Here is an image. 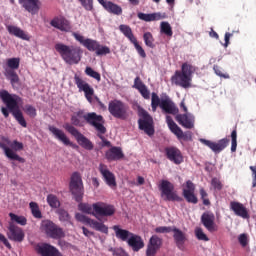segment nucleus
Wrapping results in <instances>:
<instances>
[{"label": "nucleus", "instance_id": "338daca9", "mask_svg": "<svg viewBox=\"0 0 256 256\" xmlns=\"http://www.w3.org/2000/svg\"><path fill=\"white\" fill-rule=\"evenodd\" d=\"M82 231L85 237H91V235H93V232L89 231V229H87L85 226L82 227Z\"/></svg>", "mask_w": 256, "mask_h": 256}, {"label": "nucleus", "instance_id": "dca6fc26", "mask_svg": "<svg viewBox=\"0 0 256 256\" xmlns=\"http://www.w3.org/2000/svg\"><path fill=\"white\" fill-rule=\"evenodd\" d=\"M85 121L88 125H91L98 131L100 135H105L107 133V128H105V119L101 115H98L95 112H90L85 115Z\"/></svg>", "mask_w": 256, "mask_h": 256}, {"label": "nucleus", "instance_id": "412c9836", "mask_svg": "<svg viewBox=\"0 0 256 256\" xmlns=\"http://www.w3.org/2000/svg\"><path fill=\"white\" fill-rule=\"evenodd\" d=\"M48 129L50 133H52V135L55 137V139L63 143V145H66V147H72V149H77L79 147L77 144L71 142L63 130L55 126H49Z\"/></svg>", "mask_w": 256, "mask_h": 256}, {"label": "nucleus", "instance_id": "a19ab883", "mask_svg": "<svg viewBox=\"0 0 256 256\" xmlns=\"http://www.w3.org/2000/svg\"><path fill=\"white\" fill-rule=\"evenodd\" d=\"M143 40L146 47H149L150 49H155V38H153V34H151V32H145L143 34Z\"/></svg>", "mask_w": 256, "mask_h": 256}, {"label": "nucleus", "instance_id": "f257e3e1", "mask_svg": "<svg viewBox=\"0 0 256 256\" xmlns=\"http://www.w3.org/2000/svg\"><path fill=\"white\" fill-rule=\"evenodd\" d=\"M78 209L86 215H93L99 220V217H113L115 215V206L105 202H96L92 205L81 202Z\"/></svg>", "mask_w": 256, "mask_h": 256}, {"label": "nucleus", "instance_id": "4c0bfd02", "mask_svg": "<svg viewBox=\"0 0 256 256\" xmlns=\"http://www.w3.org/2000/svg\"><path fill=\"white\" fill-rule=\"evenodd\" d=\"M137 17L138 19H140L141 21H145L146 23H151V21H161V19H163V16L160 12H154L151 14L139 12L137 14Z\"/></svg>", "mask_w": 256, "mask_h": 256}, {"label": "nucleus", "instance_id": "a211bd4d", "mask_svg": "<svg viewBox=\"0 0 256 256\" xmlns=\"http://www.w3.org/2000/svg\"><path fill=\"white\" fill-rule=\"evenodd\" d=\"M7 237L15 243H23L25 241V231H23V228L15 225V223L9 222Z\"/></svg>", "mask_w": 256, "mask_h": 256}, {"label": "nucleus", "instance_id": "423d86ee", "mask_svg": "<svg viewBox=\"0 0 256 256\" xmlns=\"http://www.w3.org/2000/svg\"><path fill=\"white\" fill-rule=\"evenodd\" d=\"M73 37L88 51L95 53L97 57H103L104 55H109V53H111V48H109V46L101 45L97 40L91 38L85 39V37L79 33H73Z\"/></svg>", "mask_w": 256, "mask_h": 256}, {"label": "nucleus", "instance_id": "e2e57ef3", "mask_svg": "<svg viewBox=\"0 0 256 256\" xmlns=\"http://www.w3.org/2000/svg\"><path fill=\"white\" fill-rule=\"evenodd\" d=\"M250 170L252 171V187L255 188L256 187V166H250Z\"/></svg>", "mask_w": 256, "mask_h": 256}, {"label": "nucleus", "instance_id": "4468645a", "mask_svg": "<svg viewBox=\"0 0 256 256\" xmlns=\"http://www.w3.org/2000/svg\"><path fill=\"white\" fill-rule=\"evenodd\" d=\"M63 128L65 129V131L70 133V135L75 137L77 143H79V145L83 147V149H86L87 151H93V142H91V140H89L87 137H85V135L79 132V130H77L75 126L69 123H65L63 125Z\"/></svg>", "mask_w": 256, "mask_h": 256}, {"label": "nucleus", "instance_id": "c85d7f7f", "mask_svg": "<svg viewBox=\"0 0 256 256\" xmlns=\"http://www.w3.org/2000/svg\"><path fill=\"white\" fill-rule=\"evenodd\" d=\"M230 211H233L234 215L241 217L242 219H249V211L247 207L241 202L231 201L230 202Z\"/></svg>", "mask_w": 256, "mask_h": 256}, {"label": "nucleus", "instance_id": "f704fd0d", "mask_svg": "<svg viewBox=\"0 0 256 256\" xmlns=\"http://www.w3.org/2000/svg\"><path fill=\"white\" fill-rule=\"evenodd\" d=\"M133 88L137 89V91H139V93L143 97V99L151 98V92L149 91V89H147V86L145 85V83H143V81L141 80V77L137 76L134 79Z\"/></svg>", "mask_w": 256, "mask_h": 256}, {"label": "nucleus", "instance_id": "7c9ffc66", "mask_svg": "<svg viewBox=\"0 0 256 256\" xmlns=\"http://www.w3.org/2000/svg\"><path fill=\"white\" fill-rule=\"evenodd\" d=\"M50 25L55 29H59V31H65L66 33L71 31V22L65 17H55L50 21Z\"/></svg>", "mask_w": 256, "mask_h": 256}, {"label": "nucleus", "instance_id": "f3484780", "mask_svg": "<svg viewBox=\"0 0 256 256\" xmlns=\"http://www.w3.org/2000/svg\"><path fill=\"white\" fill-rule=\"evenodd\" d=\"M119 30L121 31V33H123L124 36H126V38L130 41V43L134 44V47L138 55H140L142 59H145V57H147V53H145V50L143 49V47L139 45L137 38L133 34V30H131V27L125 24H122L119 26Z\"/></svg>", "mask_w": 256, "mask_h": 256}, {"label": "nucleus", "instance_id": "5fc2aeb1", "mask_svg": "<svg viewBox=\"0 0 256 256\" xmlns=\"http://www.w3.org/2000/svg\"><path fill=\"white\" fill-rule=\"evenodd\" d=\"M211 187H213L214 191H221L223 189V183L219 178L214 177L211 180Z\"/></svg>", "mask_w": 256, "mask_h": 256}, {"label": "nucleus", "instance_id": "37998d69", "mask_svg": "<svg viewBox=\"0 0 256 256\" xmlns=\"http://www.w3.org/2000/svg\"><path fill=\"white\" fill-rule=\"evenodd\" d=\"M57 214L59 216V221L73 225V222H71V215H69V212H67L65 209H59Z\"/></svg>", "mask_w": 256, "mask_h": 256}, {"label": "nucleus", "instance_id": "9b49d317", "mask_svg": "<svg viewBox=\"0 0 256 256\" xmlns=\"http://www.w3.org/2000/svg\"><path fill=\"white\" fill-rule=\"evenodd\" d=\"M40 230L45 233L50 239H63L65 232L63 228L59 227L51 220H42Z\"/></svg>", "mask_w": 256, "mask_h": 256}, {"label": "nucleus", "instance_id": "2f4dec72", "mask_svg": "<svg viewBox=\"0 0 256 256\" xmlns=\"http://www.w3.org/2000/svg\"><path fill=\"white\" fill-rule=\"evenodd\" d=\"M19 3H20V5H22V7L24 9H26V11H28V13H31V15H37V13H39L41 1H39V0H19Z\"/></svg>", "mask_w": 256, "mask_h": 256}, {"label": "nucleus", "instance_id": "ddd939ff", "mask_svg": "<svg viewBox=\"0 0 256 256\" xmlns=\"http://www.w3.org/2000/svg\"><path fill=\"white\" fill-rule=\"evenodd\" d=\"M11 148L7 144L0 142V149H3L4 155L10 159V161H18V163H25V158L19 156L15 151H23V143L14 140L11 144Z\"/></svg>", "mask_w": 256, "mask_h": 256}, {"label": "nucleus", "instance_id": "39448f33", "mask_svg": "<svg viewBox=\"0 0 256 256\" xmlns=\"http://www.w3.org/2000/svg\"><path fill=\"white\" fill-rule=\"evenodd\" d=\"M0 98L2 99L3 103H5L7 109L12 113L14 119H16L17 123L21 125V127H27V121L23 116V112L19 109V99L17 96L12 97L11 94L7 90L0 91Z\"/></svg>", "mask_w": 256, "mask_h": 256}, {"label": "nucleus", "instance_id": "0e129e2a", "mask_svg": "<svg viewBox=\"0 0 256 256\" xmlns=\"http://www.w3.org/2000/svg\"><path fill=\"white\" fill-rule=\"evenodd\" d=\"M231 37H233L232 33H229V32L225 33V37H224L225 44H224V47H229V41H230Z\"/></svg>", "mask_w": 256, "mask_h": 256}, {"label": "nucleus", "instance_id": "f8f14e48", "mask_svg": "<svg viewBox=\"0 0 256 256\" xmlns=\"http://www.w3.org/2000/svg\"><path fill=\"white\" fill-rule=\"evenodd\" d=\"M159 191L161 192V197L164 198V201H177L181 203L183 198L177 195L175 191V185L168 180H162L158 186Z\"/></svg>", "mask_w": 256, "mask_h": 256}, {"label": "nucleus", "instance_id": "0eeeda50", "mask_svg": "<svg viewBox=\"0 0 256 256\" xmlns=\"http://www.w3.org/2000/svg\"><path fill=\"white\" fill-rule=\"evenodd\" d=\"M69 189L74 196L75 201H77V203H81V201H83L85 189L83 187V178L81 177V174L79 172L72 173Z\"/></svg>", "mask_w": 256, "mask_h": 256}, {"label": "nucleus", "instance_id": "1a4fd4ad", "mask_svg": "<svg viewBox=\"0 0 256 256\" xmlns=\"http://www.w3.org/2000/svg\"><path fill=\"white\" fill-rule=\"evenodd\" d=\"M138 116L140 117L138 120L139 129L144 131L146 135L152 137L155 135V127L153 126V117L147 112V110L143 108H138Z\"/></svg>", "mask_w": 256, "mask_h": 256}, {"label": "nucleus", "instance_id": "6e6d98bb", "mask_svg": "<svg viewBox=\"0 0 256 256\" xmlns=\"http://www.w3.org/2000/svg\"><path fill=\"white\" fill-rule=\"evenodd\" d=\"M195 235L199 241H209V237H207V234L203 232L202 228H196Z\"/></svg>", "mask_w": 256, "mask_h": 256}, {"label": "nucleus", "instance_id": "de8ad7c7", "mask_svg": "<svg viewBox=\"0 0 256 256\" xmlns=\"http://www.w3.org/2000/svg\"><path fill=\"white\" fill-rule=\"evenodd\" d=\"M9 217L11 221H14L18 225H22V226L27 225V218H25L24 216H19L17 214L9 213Z\"/></svg>", "mask_w": 256, "mask_h": 256}, {"label": "nucleus", "instance_id": "bf43d9fd", "mask_svg": "<svg viewBox=\"0 0 256 256\" xmlns=\"http://www.w3.org/2000/svg\"><path fill=\"white\" fill-rule=\"evenodd\" d=\"M213 69L218 77H223V79H229V74L223 73V71H221V67H219L218 65H214Z\"/></svg>", "mask_w": 256, "mask_h": 256}, {"label": "nucleus", "instance_id": "864d4df0", "mask_svg": "<svg viewBox=\"0 0 256 256\" xmlns=\"http://www.w3.org/2000/svg\"><path fill=\"white\" fill-rule=\"evenodd\" d=\"M231 151L232 153L237 151V129H234L231 133Z\"/></svg>", "mask_w": 256, "mask_h": 256}, {"label": "nucleus", "instance_id": "69168bd1", "mask_svg": "<svg viewBox=\"0 0 256 256\" xmlns=\"http://www.w3.org/2000/svg\"><path fill=\"white\" fill-rule=\"evenodd\" d=\"M98 137L102 139L104 147H111V142L105 139V137H103V134L98 133Z\"/></svg>", "mask_w": 256, "mask_h": 256}, {"label": "nucleus", "instance_id": "a878e982", "mask_svg": "<svg viewBox=\"0 0 256 256\" xmlns=\"http://www.w3.org/2000/svg\"><path fill=\"white\" fill-rule=\"evenodd\" d=\"M163 247V238L152 235L149 239L146 249V256H156L157 251Z\"/></svg>", "mask_w": 256, "mask_h": 256}, {"label": "nucleus", "instance_id": "052dcab7", "mask_svg": "<svg viewBox=\"0 0 256 256\" xmlns=\"http://www.w3.org/2000/svg\"><path fill=\"white\" fill-rule=\"evenodd\" d=\"M0 242L3 243V245H5L7 249H12L11 243H9L7 237H5V235H3L2 233H0Z\"/></svg>", "mask_w": 256, "mask_h": 256}, {"label": "nucleus", "instance_id": "6ab92c4d", "mask_svg": "<svg viewBox=\"0 0 256 256\" xmlns=\"http://www.w3.org/2000/svg\"><path fill=\"white\" fill-rule=\"evenodd\" d=\"M74 82L77 88L79 89V91L84 92V95L87 101L89 103H93V95H95V90L93 89V87H91L89 83L82 80L81 77H79V75L77 74L74 76Z\"/></svg>", "mask_w": 256, "mask_h": 256}, {"label": "nucleus", "instance_id": "3c124183", "mask_svg": "<svg viewBox=\"0 0 256 256\" xmlns=\"http://www.w3.org/2000/svg\"><path fill=\"white\" fill-rule=\"evenodd\" d=\"M200 193V199L202 200L203 205L206 207H209L211 205V200H209V194L205 190V188H200L199 190Z\"/></svg>", "mask_w": 256, "mask_h": 256}, {"label": "nucleus", "instance_id": "9d476101", "mask_svg": "<svg viewBox=\"0 0 256 256\" xmlns=\"http://www.w3.org/2000/svg\"><path fill=\"white\" fill-rule=\"evenodd\" d=\"M155 233H174L173 239L176 243L178 249H183V245H185V241H187V236L185 232L181 231V229L175 226H159L154 229Z\"/></svg>", "mask_w": 256, "mask_h": 256}, {"label": "nucleus", "instance_id": "e433bc0d", "mask_svg": "<svg viewBox=\"0 0 256 256\" xmlns=\"http://www.w3.org/2000/svg\"><path fill=\"white\" fill-rule=\"evenodd\" d=\"M176 121L185 129H193L195 127V120L187 114H178L176 116Z\"/></svg>", "mask_w": 256, "mask_h": 256}, {"label": "nucleus", "instance_id": "774afa93", "mask_svg": "<svg viewBox=\"0 0 256 256\" xmlns=\"http://www.w3.org/2000/svg\"><path fill=\"white\" fill-rule=\"evenodd\" d=\"M1 113L4 115L5 119L9 117V110L6 107L1 108Z\"/></svg>", "mask_w": 256, "mask_h": 256}, {"label": "nucleus", "instance_id": "79ce46f5", "mask_svg": "<svg viewBox=\"0 0 256 256\" xmlns=\"http://www.w3.org/2000/svg\"><path fill=\"white\" fill-rule=\"evenodd\" d=\"M29 207L31 209V213L35 219H42L43 214L41 213V210L39 209V204L37 202H30Z\"/></svg>", "mask_w": 256, "mask_h": 256}, {"label": "nucleus", "instance_id": "393cba45", "mask_svg": "<svg viewBox=\"0 0 256 256\" xmlns=\"http://www.w3.org/2000/svg\"><path fill=\"white\" fill-rule=\"evenodd\" d=\"M35 251L40 256H63L55 246L48 243L37 244Z\"/></svg>", "mask_w": 256, "mask_h": 256}, {"label": "nucleus", "instance_id": "72a5a7b5", "mask_svg": "<svg viewBox=\"0 0 256 256\" xmlns=\"http://www.w3.org/2000/svg\"><path fill=\"white\" fill-rule=\"evenodd\" d=\"M105 157L107 161H121L125 154H123L121 147L113 146L106 152Z\"/></svg>", "mask_w": 256, "mask_h": 256}, {"label": "nucleus", "instance_id": "5701e85b", "mask_svg": "<svg viewBox=\"0 0 256 256\" xmlns=\"http://www.w3.org/2000/svg\"><path fill=\"white\" fill-rule=\"evenodd\" d=\"M200 143H202V145H205L206 147H209V149H211L213 153H221V151H224L225 148L229 145V139L223 138L220 139L218 142H213L211 140L201 138Z\"/></svg>", "mask_w": 256, "mask_h": 256}, {"label": "nucleus", "instance_id": "7ed1b4c3", "mask_svg": "<svg viewBox=\"0 0 256 256\" xmlns=\"http://www.w3.org/2000/svg\"><path fill=\"white\" fill-rule=\"evenodd\" d=\"M197 69L190 63H183L181 70H176L174 75L171 77V81L177 87H182V89H190L191 83L193 81V73Z\"/></svg>", "mask_w": 256, "mask_h": 256}, {"label": "nucleus", "instance_id": "b1692460", "mask_svg": "<svg viewBox=\"0 0 256 256\" xmlns=\"http://www.w3.org/2000/svg\"><path fill=\"white\" fill-rule=\"evenodd\" d=\"M98 170L102 175L106 185L111 189H115L117 187V179L115 178V174L107 168V165L101 163L99 164Z\"/></svg>", "mask_w": 256, "mask_h": 256}, {"label": "nucleus", "instance_id": "4d7b16f0", "mask_svg": "<svg viewBox=\"0 0 256 256\" xmlns=\"http://www.w3.org/2000/svg\"><path fill=\"white\" fill-rule=\"evenodd\" d=\"M86 11H93V0H78Z\"/></svg>", "mask_w": 256, "mask_h": 256}, {"label": "nucleus", "instance_id": "09e8293b", "mask_svg": "<svg viewBox=\"0 0 256 256\" xmlns=\"http://www.w3.org/2000/svg\"><path fill=\"white\" fill-rule=\"evenodd\" d=\"M151 107L154 113L157 111V107H161V98H159V95H157L155 92L152 93Z\"/></svg>", "mask_w": 256, "mask_h": 256}, {"label": "nucleus", "instance_id": "13d9d810", "mask_svg": "<svg viewBox=\"0 0 256 256\" xmlns=\"http://www.w3.org/2000/svg\"><path fill=\"white\" fill-rule=\"evenodd\" d=\"M238 241L242 247H247V244L249 243V238L247 237V234L243 233L239 235Z\"/></svg>", "mask_w": 256, "mask_h": 256}, {"label": "nucleus", "instance_id": "a18cd8bd", "mask_svg": "<svg viewBox=\"0 0 256 256\" xmlns=\"http://www.w3.org/2000/svg\"><path fill=\"white\" fill-rule=\"evenodd\" d=\"M5 77L10 79L11 85H15V83H19V75L15 70H5Z\"/></svg>", "mask_w": 256, "mask_h": 256}, {"label": "nucleus", "instance_id": "603ef678", "mask_svg": "<svg viewBox=\"0 0 256 256\" xmlns=\"http://www.w3.org/2000/svg\"><path fill=\"white\" fill-rule=\"evenodd\" d=\"M24 111L26 115H29L32 119H35V117H37V109L30 104H27L25 106Z\"/></svg>", "mask_w": 256, "mask_h": 256}, {"label": "nucleus", "instance_id": "bb28decb", "mask_svg": "<svg viewBox=\"0 0 256 256\" xmlns=\"http://www.w3.org/2000/svg\"><path fill=\"white\" fill-rule=\"evenodd\" d=\"M182 195L187 203H192L193 205L199 203V199L195 195V184L191 180L186 181V188L183 189Z\"/></svg>", "mask_w": 256, "mask_h": 256}, {"label": "nucleus", "instance_id": "aec40b11", "mask_svg": "<svg viewBox=\"0 0 256 256\" xmlns=\"http://www.w3.org/2000/svg\"><path fill=\"white\" fill-rule=\"evenodd\" d=\"M201 223L209 231V233H215L219 230V226L215 223V214L211 211H206L201 215Z\"/></svg>", "mask_w": 256, "mask_h": 256}, {"label": "nucleus", "instance_id": "8fccbe9b", "mask_svg": "<svg viewBox=\"0 0 256 256\" xmlns=\"http://www.w3.org/2000/svg\"><path fill=\"white\" fill-rule=\"evenodd\" d=\"M85 75L92 77V79H95L98 82L101 81V74L89 66H87L85 69Z\"/></svg>", "mask_w": 256, "mask_h": 256}, {"label": "nucleus", "instance_id": "473e14b6", "mask_svg": "<svg viewBox=\"0 0 256 256\" xmlns=\"http://www.w3.org/2000/svg\"><path fill=\"white\" fill-rule=\"evenodd\" d=\"M100 5H102L103 9L107 11L108 13H111L112 15H122L123 14V8L121 6L107 0H100L98 1Z\"/></svg>", "mask_w": 256, "mask_h": 256}, {"label": "nucleus", "instance_id": "c756f323", "mask_svg": "<svg viewBox=\"0 0 256 256\" xmlns=\"http://www.w3.org/2000/svg\"><path fill=\"white\" fill-rule=\"evenodd\" d=\"M160 109L167 115H177L179 113V108H177L173 100L169 97L161 100Z\"/></svg>", "mask_w": 256, "mask_h": 256}, {"label": "nucleus", "instance_id": "4be33fe9", "mask_svg": "<svg viewBox=\"0 0 256 256\" xmlns=\"http://www.w3.org/2000/svg\"><path fill=\"white\" fill-rule=\"evenodd\" d=\"M164 153L168 161H171L174 165H181L184 161L183 153L175 146L166 147Z\"/></svg>", "mask_w": 256, "mask_h": 256}, {"label": "nucleus", "instance_id": "ea45409f", "mask_svg": "<svg viewBox=\"0 0 256 256\" xmlns=\"http://www.w3.org/2000/svg\"><path fill=\"white\" fill-rule=\"evenodd\" d=\"M21 63L20 58H9L6 60L7 68L5 71H17L19 69V65Z\"/></svg>", "mask_w": 256, "mask_h": 256}, {"label": "nucleus", "instance_id": "cd10ccee", "mask_svg": "<svg viewBox=\"0 0 256 256\" xmlns=\"http://www.w3.org/2000/svg\"><path fill=\"white\" fill-rule=\"evenodd\" d=\"M166 123L170 129V131L176 135L178 139H183L184 141H187L189 139V136L187 133H184L183 130L173 121V118L171 116H166Z\"/></svg>", "mask_w": 256, "mask_h": 256}, {"label": "nucleus", "instance_id": "2eb2a0df", "mask_svg": "<svg viewBox=\"0 0 256 256\" xmlns=\"http://www.w3.org/2000/svg\"><path fill=\"white\" fill-rule=\"evenodd\" d=\"M76 221H79L80 223H84L85 225H89L94 229L95 231H99L100 233H104V235H109V227L105 225L102 222H99L97 220H93L84 214L76 213L75 214Z\"/></svg>", "mask_w": 256, "mask_h": 256}, {"label": "nucleus", "instance_id": "c03bdc74", "mask_svg": "<svg viewBox=\"0 0 256 256\" xmlns=\"http://www.w3.org/2000/svg\"><path fill=\"white\" fill-rule=\"evenodd\" d=\"M160 31L167 37H173V29L171 28V24H169V22H161Z\"/></svg>", "mask_w": 256, "mask_h": 256}, {"label": "nucleus", "instance_id": "6e6552de", "mask_svg": "<svg viewBox=\"0 0 256 256\" xmlns=\"http://www.w3.org/2000/svg\"><path fill=\"white\" fill-rule=\"evenodd\" d=\"M108 111L115 119L125 121L129 117V106L121 100H112L108 104Z\"/></svg>", "mask_w": 256, "mask_h": 256}, {"label": "nucleus", "instance_id": "49530a36", "mask_svg": "<svg viewBox=\"0 0 256 256\" xmlns=\"http://www.w3.org/2000/svg\"><path fill=\"white\" fill-rule=\"evenodd\" d=\"M47 203L52 207V209H57L61 205V202H59V198H57V196L53 194H49L47 196Z\"/></svg>", "mask_w": 256, "mask_h": 256}, {"label": "nucleus", "instance_id": "f03ea898", "mask_svg": "<svg viewBox=\"0 0 256 256\" xmlns=\"http://www.w3.org/2000/svg\"><path fill=\"white\" fill-rule=\"evenodd\" d=\"M112 229L117 239H120V241H126L127 245L131 247L134 253L141 251V249L145 247V242L141 236L132 233L129 230L123 229L119 225H114Z\"/></svg>", "mask_w": 256, "mask_h": 256}, {"label": "nucleus", "instance_id": "c9c22d12", "mask_svg": "<svg viewBox=\"0 0 256 256\" xmlns=\"http://www.w3.org/2000/svg\"><path fill=\"white\" fill-rule=\"evenodd\" d=\"M6 29L10 35H14V37H18V39H22L23 41H29L31 39L29 37V34H26L23 29L14 26V25H8L6 26Z\"/></svg>", "mask_w": 256, "mask_h": 256}, {"label": "nucleus", "instance_id": "680f3d73", "mask_svg": "<svg viewBox=\"0 0 256 256\" xmlns=\"http://www.w3.org/2000/svg\"><path fill=\"white\" fill-rule=\"evenodd\" d=\"M58 245L62 250L69 249L71 247V244L65 240H59Z\"/></svg>", "mask_w": 256, "mask_h": 256}, {"label": "nucleus", "instance_id": "58836bf2", "mask_svg": "<svg viewBox=\"0 0 256 256\" xmlns=\"http://www.w3.org/2000/svg\"><path fill=\"white\" fill-rule=\"evenodd\" d=\"M85 112L78 111L71 117V123L75 127H83V119L85 121Z\"/></svg>", "mask_w": 256, "mask_h": 256}, {"label": "nucleus", "instance_id": "20e7f679", "mask_svg": "<svg viewBox=\"0 0 256 256\" xmlns=\"http://www.w3.org/2000/svg\"><path fill=\"white\" fill-rule=\"evenodd\" d=\"M55 49L65 63L68 65H79L83 55V50H81V47L57 43L55 44Z\"/></svg>", "mask_w": 256, "mask_h": 256}]
</instances>
